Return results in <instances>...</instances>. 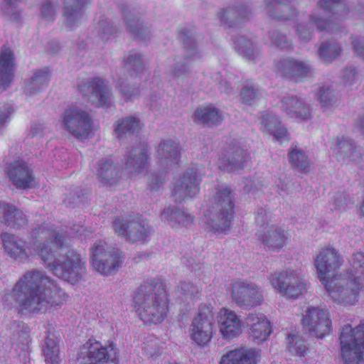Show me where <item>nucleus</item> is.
<instances>
[{
	"label": "nucleus",
	"mask_w": 364,
	"mask_h": 364,
	"mask_svg": "<svg viewBox=\"0 0 364 364\" xmlns=\"http://www.w3.org/2000/svg\"><path fill=\"white\" fill-rule=\"evenodd\" d=\"M0 237L5 253L17 262L26 263L35 254L55 275L71 284L80 281L86 273L80 255L65 247V234L50 223L32 230L33 241L29 245L9 232L1 233Z\"/></svg>",
	"instance_id": "f257e3e1"
},
{
	"label": "nucleus",
	"mask_w": 364,
	"mask_h": 364,
	"mask_svg": "<svg viewBox=\"0 0 364 364\" xmlns=\"http://www.w3.org/2000/svg\"><path fill=\"white\" fill-rule=\"evenodd\" d=\"M55 288L44 272L28 271L16 282L11 293L5 295V305L12 306L14 303V307L23 314L46 311L50 307L62 304Z\"/></svg>",
	"instance_id": "f03ea898"
},
{
	"label": "nucleus",
	"mask_w": 364,
	"mask_h": 364,
	"mask_svg": "<svg viewBox=\"0 0 364 364\" xmlns=\"http://www.w3.org/2000/svg\"><path fill=\"white\" fill-rule=\"evenodd\" d=\"M134 303L136 312L145 323H160L166 316L168 298L161 282H144L136 292Z\"/></svg>",
	"instance_id": "7ed1b4c3"
},
{
	"label": "nucleus",
	"mask_w": 364,
	"mask_h": 364,
	"mask_svg": "<svg viewBox=\"0 0 364 364\" xmlns=\"http://www.w3.org/2000/svg\"><path fill=\"white\" fill-rule=\"evenodd\" d=\"M235 196L227 187L217 188L210 200V205L204 213L203 222L207 229L225 232L231 225L235 208Z\"/></svg>",
	"instance_id": "20e7f679"
},
{
	"label": "nucleus",
	"mask_w": 364,
	"mask_h": 364,
	"mask_svg": "<svg viewBox=\"0 0 364 364\" xmlns=\"http://www.w3.org/2000/svg\"><path fill=\"white\" fill-rule=\"evenodd\" d=\"M180 154L178 143L171 139L160 142L156 154L159 173L154 172L149 176L148 186L151 190L156 191L164 183L168 171L178 164Z\"/></svg>",
	"instance_id": "39448f33"
},
{
	"label": "nucleus",
	"mask_w": 364,
	"mask_h": 364,
	"mask_svg": "<svg viewBox=\"0 0 364 364\" xmlns=\"http://www.w3.org/2000/svg\"><path fill=\"white\" fill-rule=\"evenodd\" d=\"M341 355L345 364L364 363V323L353 328L344 325L340 333Z\"/></svg>",
	"instance_id": "423d86ee"
},
{
	"label": "nucleus",
	"mask_w": 364,
	"mask_h": 364,
	"mask_svg": "<svg viewBox=\"0 0 364 364\" xmlns=\"http://www.w3.org/2000/svg\"><path fill=\"white\" fill-rule=\"evenodd\" d=\"M58 122L64 131L77 139H87L91 134L92 121L90 115L77 106L65 108Z\"/></svg>",
	"instance_id": "0eeeda50"
},
{
	"label": "nucleus",
	"mask_w": 364,
	"mask_h": 364,
	"mask_svg": "<svg viewBox=\"0 0 364 364\" xmlns=\"http://www.w3.org/2000/svg\"><path fill=\"white\" fill-rule=\"evenodd\" d=\"M90 252L93 269L103 276L116 272L123 262L122 252L102 240L95 242Z\"/></svg>",
	"instance_id": "6e6552de"
},
{
	"label": "nucleus",
	"mask_w": 364,
	"mask_h": 364,
	"mask_svg": "<svg viewBox=\"0 0 364 364\" xmlns=\"http://www.w3.org/2000/svg\"><path fill=\"white\" fill-rule=\"evenodd\" d=\"M330 296L338 303L354 304L361 287L359 282L349 277L336 274L322 282Z\"/></svg>",
	"instance_id": "1a4fd4ad"
},
{
	"label": "nucleus",
	"mask_w": 364,
	"mask_h": 364,
	"mask_svg": "<svg viewBox=\"0 0 364 364\" xmlns=\"http://www.w3.org/2000/svg\"><path fill=\"white\" fill-rule=\"evenodd\" d=\"M181 38L183 43V53L176 58V63L169 71L170 76L178 82H183L191 75L189 63L200 58L193 34L182 32Z\"/></svg>",
	"instance_id": "9d476101"
},
{
	"label": "nucleus",
	"mask_w": 364,
	"mask_h": 364,
	"mask_svg": "<svg viewBox=\"0 0 364 364\" xmlns=\"http://www.w3.org/2000/svg\"><path fill=\"white\" fill-rule=\"evenodd\" d=\"M77 90L83 98L96 107L109 105L112 93L105 81L100 77L79 80Z\"/></svg>",
	"instance_id": "9b49d317"
},
{
	"label": "nucleus",
	"mask_w": 364,
	"mask_h": 364,
	"mask_svg": "<svg viewBox=\"0 0 364 364\" xmlns=\"http://www.w3.org/2000/svg\"><path fill=\"white\" fill-rule=\"evenodd\" d=\"M214 329V313L206 304H200L198 314L193 321L191 338L198 345L203 346L212 338Z\"/></svg>",
	"instance_id": "f8f14e48"
},
{
	"label": "nucleus",
	"mask_w": 364,
	"mask_h": 364,
	"mask_svg": "<svg viewBox=\"0 0 364 364\" xmlns=\"http://www.w3.org/2000/svg\"><path fill=\"white\" fill-rule=\"evenodd\" d=\"M232 297L241 309H250L264 301L262 289L252 282H237L232 287Z\"/></svg>",
	"instance_id": "ddd939ff"
},
{
	"label": "nucleus",
	"mask_w": 364,
	"mask_h": 364,
	"mask_svg": "<svg viewBox=\"0 0 364 364\" xmlns=\"http://www.w3.org/2000/svg\"><path fill=\"white\" fill-rule=\"evenodd\" d=\"M271 282L274 289L289 299L297 298L306 287V282L296 270H287L275 274Z\"/></svg>",
	"instance_id": "4468645a"
},
{
	"label": "nucleus",
	"mask_w": 364,
	"mask_h": 364,
	"mask_svg": "<svg viewBox=\"0 0 364 364\" xmlns=\"http://www.w3.org/2000/svg\"><path fill=\"white\" fill-rule=\"evenodd\" d=\"M314 27L318 31H326L331 34H338L345 31L338 23L326 21L315 9L309 16V21L301 23L296 26V33L299 38L304 42H307L314 36Z\"/></svg>",
	"instance_id": "2eb2a0df"
},
{
	"label": "nucleus",
	"mask_w": 364,
	"mask_h": 364,
	"mask_svg": "<svg viewBox=\"0 0 364 364\" xmlns=\"http://www.w3.org/2000/svg\"><path fill=\"white\" fill-rule=\"evenodd\" d=\"M113 228L117 233L132 243L146 239L150 234L148 223L140 218L126 220L116 218L113 222Z\"/></svg>",
	"instance_id": "dca6fc26"
},
{
	"label": "nucleus",
	"mask_w": 364,
	"mask_h": 364,
	"mask_svg": "<svg viewBox=\"0 0 364 364\" xmlns=\"http://www.w3.org/2000/svg\"><path fill=\"white\" fill-rule=\"evenodd\" d=\"M276 68L282 75L296 82L303 81L314 73L313 65L309 60L293 57L280 60Z\"/></svg>",
	"instance_id": "f3484780"
},
{
	"label": "nucleus",
	"mask_w": 364,
	"mask_h": 364,
	"mask_svg": "<svg viewBox=\"0 0 364 364\" xmlns=\"http://www.w3.org/2000/svg\"><path fill=\"white\" fill-rule=\"evenodd\" d=\"M303 324L317 338H321L331 331V321L327 309L311 306L305 311Z\"/></svg>",
	"instance_id": "a211bd4d"
},
{
	"label": "nucleus",
	"mask_w": 364,
	"mask_h": 364,
	"mask_svg": "<svg viewBox=\"0 0 364 364\" xmlns=\"http://www.w3.org/2000/svg\"><path fill=\"white\" fill-rule=\"evenodd\" d=\"M342 258L338 251L332 247L321 249L317 254L314 265L321 282L331 278L335 271L342 265Z\"/></svg>",
	"instance_id": "6ab92c4d"
},
{
	"label": "nucleus",
	"mask_w": 364,
	"mask_h": 364,
	"mask_svg": "<svg viewBox=\"0 0 364 364\" xmlns=\"http://www.w3.org/2000/svg\"><path fill=\"white\" fill-rule=\"evenodd\" d=\"M7 176L18 189H28L34 186L36 177L32 168L24 161H15L10 164Z\"/></svg>",
	"instance_id": "aec40b11"
},
{
	"label": "nucleus",
	"mask_w": 364,
	"mask_h": 364,
	"mask_svg": "<svg viewBox=\"0 0 364 364\" xmlns=\"http://www.w3.org/2000/svg\"><path fill=\"white\" fill-rule=\"evenodd\" d=\"M219 332L223 338H233L242 333V322L235 311L221 309L217 315Z\"/></svg>",
	"instance_id": "412c9836"
},
{
	"label": "nucleus",
	"mask_w": 364,
	"mask_h": 364,
	"mask_svg": "<svg viewBox=\"0 0 364 364\" xmlns=\"http://www.w3.org/2000/svg\"><path fill=\"white\" fill-rule=\"evenodd\" d=\"M259 241L263 247L269 251L279 252L287 242V232L277 225L265 226L258 232Z\"/></svg>",
	"instance_id": "4be33fe9"
},
{
	"label": "nucleus",
	"mask_w": 364,
	"mask_h": 364,
	"mask_svg": "<svg viewBox=\"0 0 364 364\" xmlns=\"http://www.w3.org/2000/svg\"><path fill=\"white\" fill-rule=\"evenodd\" d=\"M78 355L79 364H104L109 358L107 348L103 347L100 343L91 340L81 346Z\"/></svg>",
	"instance_id": "5701e85b"
},
{
	"label": "nucleus",
	"mask_w": 364,
	"mask_h": 364,
	"mask_svg": "<svg viewBox=\"0 0 364 364\" xmlns=\"http://www.w3.org/2000/svg\"><path fill=\"white\" fill-rule=\"evenodd\" d=\"M127 30L134 37L145 40L151 36V28L144 24L139 16V13L130 6L121 8Z\"/></svg>",
	"instance_id": "b1692460"
},
{
	"label": "nucleus",
	"mask_w": 364,
	"mask_h": 364,
	"mask_svg": "<svg viewBox=\"0 0 364 364\" xmlns=\"http://www.w3.org/2000/svg\"><path fill=\"white\" fill-rule=\"evenodd\" d=\"M198 183L196 173L192 169L188 171L175 183L173 196L176 200H185L195 196L198 192Z\"/></svg>",
	"instance_id": "393cba45"
},
{
	"label": "nucleus",
	"mask_w": 364,
	"mask_h": 364,
	"mask_svg": "<svg viewBox=\"0 0 364 364\" xmlns=\"http://www.w3.org/2000/svg\"><path fill=\"white\" fill-rule=\"evenodd\" d=\"M331 149L340 161H344L346 159L358 161L363 155L362 149L355 144L354 141L345 136H337L333 139Z\"/></svg>",
	"instance_id": "a878e982"
},
{
	"label": "nucleus",
	"mask_w": 364,
	"mask_h": 364,
	"mask_svg": "<svg viewBox=\"0 0 364 364\" xmlns=\"http://www.w3.org/2000/svg\"><path fill=\"white\" fill-rule=\"evenodd\" d=\"M90 0H63V24L70 30L80 26L83 21V7Z\"/></svg>",
	"instance_id": "bb28decb"
},
{
	"label": "nucleus",
	"mask_w": 364,
	"mask_h": 364,
	"mask_svg": "<svg viewBox=\"0 0 364 364\" xmlns=\"http://www.w3.org/2000/svg\"><path fill=\"white\" fill-rule=\"evenodd\" d=\"M282 111L290 118L305 121L311 118V107L303 99L287 96L281 101Z\"/></svg>",
	"instance_id": "cd10ccee"
},
{
	"label": "nucleus",
	"mask_w": 364,
	"mask_h": 364,
	"mask_svg": "<svg viewBox=\"0 0 364 364\" xmlns=\"http://www.w3.org/2000/svg\"><path fill=\"white\" fill-rule=\"evenodd\" d=\"M247 158L246 151L239 146L233 145L226 151L225 156L219 159L218 167L220 169L232 172L242 168Z\"/></svg>",
	"instance_id": "c85d7f7f"
},
{
	"label": "nucleus",
	"mask_w": 364,
	"mask_h": 364,
	"mask_svg": "<svg viewBox=\"0 0 364 364\" xmlns=\"http://www.w3.org/2000/svg\"><path fill=\"white\" fill-rule=\"evenodd\" d=\"M28 218L22 210L13 204L0 201V224L12 228H22L27 225Z\"/></svg>",
	"instance_id": "c756f323"
},
{
	"label": "nucleus",
	"mask_w": 364,
	"mask_h": 364,
	"mask_svg": "<svg viewBox=\"0 0 364 364\" xmlns=\"http://www.w3.org/2000/svg\"><path fill=\"white\" fill-rule=\"evenodd\" d=\"M289 3V0L264 1L265 10L268 15L279 20H290L297 16L298 11Z\"/></svg>",
	"instance_id": "7c9ffc66"
},
{
	"label": "nucleus",
	"mask_w": 364,
	"mask_h": 364,
	"mask_svg": "<svg viewBox=\"0 0 364 364\" xmlns=\"http://www.w3.org/2000/svg\"><path fill=\"white\" fill-rule=\"evenodd\" d=\"M148 160L149 154L146 146L139 144L129 153L124 168L130 175L139 173L145 168Z\"/></svg>",
	"instance_id": "2f4dec72"
},
{
	"label": "nucleus",
	"mask_w": 364,
	"mask_h": 364,
	"mask_svg": "<svg viewBox=\"0 0 364 364\" xmlns=\"http://www.w3.org/2000/svg\"><path fill=\"white\" fill-rule=\"evenodd\" d=\"M96 175L104 186H113L119 180V168L111 159L100 160L96 167Z\"/></svg>",
	"instance_id": "473e14b6"
},
{
	"label": "nucleus",
	"mask_w": 364,
	"mask_h": 364,
	"mask_svg": "<svg viewBox=\"0 0 364 364\" xmlns=\"http://www.w3.org/2000/svg\"><path fill=\"white\" fill-rule=\"evenodd\" d=\"M14 54L9 48H4L0 55V88L6 90L11 84L14 74Z\"/></svg>",
	"instance_id": "72a5a7b5"
},
{
	"label": "nucleus",
	"mask_w": 364,
	"mask_h": 364,
	"mask_svg": "<svg viewBox=\"0 0 364 364\" xmlns=\"http://www.w3.org/2000/svg\"><path fill=\"white\" fill-rule=\"evenodd\" d=\"M251 14L248 7L245 6H230L221 9L218 16L223 25L233 27L240 20L247 18Z\"/></svg>",
	"instance_id": "f704fd0d"
},
{
	"label": "nucleus",
	"mask_w": 364,
	"mask_h": 364,
	"mask_svg": "<svg viewBox=\"0 0 364 364\" xmlns=\"http://www.w3.org/2000/svg\"><path fill=\"white\" fill-rule=\"evenodd\" d=\"M193 118L196 123L208 127L219 124L223 120L221 112L212 105L197 108Z\"/></svg>",
	"instance_id": "c9c22d12"
},
{
	"label": "nucleus",
	"mask_w": 364,
	"mask_h": 364,
	"mask_svg": "<svg viewBox=\"0 0 364 364\" xmlns=\"http://www.w3.org/2000/svg\"><path fill=\"white\" fill-rule=\"evenodd\" d=\"M256 352L252 349L237 348L221 358L220 364H256Z\"/></svg>",
	"instance_id": "e433bc0d"
},
{
	"label": "nucleus",
	"mask_w": 364,
	"mask_h": 364,
	"mask_svg": "<svg viewBox=\"0 0 364 364\" xmlns=\"http://www.w3.org/2000/svg\"><path fill=\"white\" fill-rule=\"evenodd\" d=\"M162 220L173 228L187 227L193 223V217L176 208H166L161 213Z\"/></svg>",
	"instance_id": "4c0bfd02"
},
{
	"label": "nucleus",
	"mask_w": 364,
	"mask_h": 364,
	"mask_svg": "<svg viewBox=\"0 0 364 364\" xmlns=\"http://www.w3.org/2000/svg\"><path fill=\"white\" fill-rule=\"evenodd\" d=\"M60 338L55 331H49L43 348L45 360L51 364H58L60 362Z\"/></svg>",
	"instance_id": "58836bf2"
},
{
	"label": "nucleus",
	"mask_w": 364,
	"mask_h": 364,
	"mask_svg": "<svg viewBox=\"0 0 364 364\" xmlns=\"http://www.w3.org/2000/svg\"><path fill=\"white\" fill-rule=\"evenodd\" d=\"M141 128V123L139 118L129 116L119 119L114 127V132L119 139L137 133Z\"/></svg>",
	"instance_id": "ea45409f"
},
{
	"label": "nucleus",
	"mask_w": 364,
	"mask_h": 364,
	"mask_svg": "<svg viewBox=\"0 0 364 364\" xmlns=\"http://www.w3.org/2000/svg\"><path fill=\"white\" fill-rule=\"evenodd\" d=\"M261 123L265 129L264 132H268L277 139L288 140L287 130L277 116L270 113H264L262 115Z\"/></svg>",
	"instance_id": "a19ab883"
},
{
	"label": "nucleus",
	"mask_w": 364,
	"mask_h": 364,
	"mask_svg": "<svg viewBox=\"0 0 364 364\" xmlns=\"http://www.w3.org/2000/svg\"><path fill=\"white\" fill-rule=\"evenodd\" d=\"M11 340L12 345L24 350L29 342L30 330L23 322H14L11 328Z\"/></svg>",
	"instance_id": "79ce46f5"
},
{
	"label": "nucleus",
	"mask_w": 364,
	"mask_h": 364,
	"mask_svg": "<svg viewBox=\"0 0 364 364\" xmlns=\"http://www.w3.org/2000/svg\"><path fill=\"white\" fill-rule=\"evenodd\" d=\"M49 73L46 70H37L26 83L25 92L29 95L38 94L43 90L49 82Z\"/></svg>",
	"instance_id": "37998d69"
},
{
	"label": "nucleus",
	"mask_w": 364,
	"mask_h": 364,
	"mask_svg": "<svg viewBox=\"0 0 364 364\" xmlns=\"http://www.w3.org/2000/svg\"><path fill=\"white\" fill-rule=\"evenodd\" d=\"M124 65L131 76H139L141 78L145 75L146 68L143 55L136 51L130 52L124 58Z\"/></svg>",
	"instance_id": "c03bdc74"
},
{
	"label": "nucleus",
	"mask_w": 364,
	"mask_h": 364,
	"mask_svg": "<svg viewBox=\"0 0 364 364\" xmlns=\"http://www.w3.org/2000/svg\"><path fill=\"white\" fill-rule=\"evenodd\" d=\"M318 8L323 10L327 14H332L339 19L344 18L347 14L348 10L343 1L342 0H319L317 3Z\"/></svg>",
	"instance_id": "a18cd8bd"
},
{
	"label": "nucleus",
	"mask_w": 364,
	"mask_h": 364,
	"mask_svg": "<svg viewBox=\"0 0 364 364\" xmlns=\"http://www.w3.org/2000/svg\"><path fill=\"white\" fill-rule=\"evenodd\" d=\"M341 53V46L336 42L330 40L323 42L318 50L320 60L325 63H332Z\"/></svg>",
	"instance_id": "49530a36"
},
{
	"label": "nucleus",
	"mask_w": 364,
	"mask_h": 364,
	"mask_svg": "<svg viewBox=\"0 0 364 364\" xmlns=\"http://www.w3.org/2000/svg\"><path fill=\"white\" fill-rule=\"evenodd\" d=\"M235 48L240 55L247 60H254L259 54L257 45L245 36H240L234 41Z\"/></svg>",
	"instance_id": "de8ad7c7"
},
{
	"label": "nucleus",
	"mask_w": 364,
	"mask_h": 364,
	"mask_svg": "<svg viewBox=\"0 0 364 364\" xmlns=\"http://www.w3.org/2000/svg\"><path fill=\"white\" fill-rule=\"evenodd\" d=\"M349 262L348 277L360 283V281L364 280V254L362 252L353 254Z\"/></svg>",
	"instance_id": "09e8293b"
},
{
	"label": "nucleus",
	"mask_w": 364,
	"mask_h": 364,
	"mask_svg": "<svg viewBox=\"0 0 364 364\" xmlns=\"http://www.w3.org/2000/svg\"><path fill=\"white\" fill-rule=\"evenodd\" d=\"M240 101L243 105L254 106L263 101V92L253 85H245L240 93Z\"/></svg>",
	"instance_id": "8fccbe9b"
},
{
	"label": "nucleus",
	"mask_w": 364,
	"mask_h": 364,
	"mask_svg": "<svg viewBox=\"0 0 364 364\" xmlns=\"http://www.w3.org/2000/svg\"><path fill=\"white\" fill-rule=\"evenodd\" d=\"M178 296L182 301L188 303L198 298L200 287L191 281H183L178 287Z\"/></svg>",
	"instance_id": "3c124183"
},
{
	"label": "nucleus",
	"mask_w": 364,
	"mask_h": 364,
	"mask_svg": "<svg viewBox=\"0 0 364 364\" xmlns=\"http://www.w3.org/2000/svg\"><path fill=\"white\" fill-rule=\"evenodd\" d=\"M318 97L323 109L337 105L338 95L330 85H323L319 88Z\"/></svg>",
	"instance_id": "603ef678"
},
{
	"label": "nucleus",
	"mask_w": 364,
	"mask_h": 364,
	"mask_svg": "<svg viewBox=\"0 0 364 364\" xmlns=\"http://www.w3.org/2000/svg\"><path fill=\"white\" fill-rule=\"evenodd\" d=\"M289 161L294 166L301 171H306L309 167V161L305 154L300 149H293L289 151Z\"/></svg>",
	"instance_id": "864d4df0"
},
{
	"label": "nucleus",
	"mask_w": 364,
	"mask_h": 364,
	"mask_svg": "<svg viewBox=\"0 0 364 364\" xmlns=\"http://www.w3.org/2000/svg\"><path fill=\"white\" fill-rule=\"evenodd\" d=\"M21 1H5L1 4V9L4 15L9 21L18 22L21 18V10L18 6L17 3Z\"/></svg>",
	"instance_id": "5fc2aeb1"
},
{
	"label": "nucleus",
	"mask_w": 364,
	"mask_h": 364,
	"mask_svg": "<svg viewBox=\"0 0 364 364\" xmlns=\"http://www.w3.org/2000/svg\"><path fill=\"white\" fill-rule=\"evenodd\" d=\"M287 348L291 354L302 356L306 346L304 341L298 334L291 333L287 337Z\"/></svg>",
	"instance_id": "6e6d98bb"
},
{
	"label": "nucleus",
	"mask_w": 364,
	"mask_h": 364,
	"mask_svg": "<svg viewBox=\"0 0 364 364\" xmlns=\"http://www.w3.org/2000/svg\"><path fill=\"white\" fill-rule=\"evenodd\" d=\"M98 38L105 44L111 36L117 33V29L114 27L106 19H102L99 21L97 27Z\"/></svg>",
	"instance_id": "4d7b16f0"
},
{
	"label": "nucleus",
	"mask_w": 364,
	"mask_h": 364,
	"mask_svg": "<svg viewBox=\"0 0 364 364\" xmlns=\"http://www.w3.org/2000/svg\"><path fill=\"white\" fill-rule=\"evenodd\" d=\"M58 8V3L56 1H44L41 7V14L42 17L47 21H54Z\"/></svg>",
	"instance_id": "13d9d810"
},
{
	"label": "nucleus",
	"mask_w": 364,
	"mask_h": 364,
	"mask_svg": "<svg viewBox=\"0 0 364 364\" xmlns=\"http://www.w3.org/2000/svg\"><path fill=\"white\" fill-rule=\"evenodd\" d=\"M119 91L126 101H133L139 96L140 90L131 83L122 81L119 84Z\"/></svg>",
	"instance_id": "bf43d9fd"
},
{
	"label": "nucleus",
	"mask_w": 364,
	"mask_h": 364,
	"mask_svg": "<svg viewBox=\"0 0 364 364\" xmlns=\"http://www.w3.org/2000/svg\"><path fill=\"white\" fill-rule=\"evenodd\" d=\"M269 38L272 44L281 49H289L292 47L291 41L279 31H272L269 33Z\"/></svg>",
	"instance_id": "052dcab7"
},
{
	"label": "nucleus",
	"mask_w": 364,
	"mask_h": 364,
	"mask_svg": "<svg viewBox=\"0 0 364 364\" xmlns=\"http://www.w3.org/2000/svg\"><path fill=\"white\" fill-rule=\"evenodd\" d=\"M246 324L249 328L254 327L257 324L260 325L259 330L267 331V319L261 313L250 314L246 318Z\"/></svg>",
	"instance_id": "680f3d73"
},
{
	"label": "nucleus",
	"mask_w": 364,
	"mask_h": 364,
	"mask_svg": "<svg viewBox=\"0 0 364 364\" xmlns=\"http://www.w3.org/2000/svg\"><path fill=\"white\" fill-rule=\"evenodd\" d=\"M260 325L257 324L254 327L250 328V336L254 340L257 341L258 343L265 341L271 333L269 322L267 320V331L259 330Z\"/></svg>",
	"instance_id": "e2e57ef3"
},
{
	"label": "nucleus",
	"mask_w": 364,
	"mask_h": 364,
	"mask_svg": "<svg viewBox=\"0 0 364 364\" xmlns=\"http://www.w3.org/2000/svg\"><path fill=\"white\" fill-rule=\"evenodd\" d=\"M357 70L353 66L346 67L341 72V77L346 85H353L357 80Z\"/></svg>",
	"instance_id": "0e129e2a"
},
{
	"label": "nucleus",
	"mask_w": 364,
	"mask_h": 364,
	"mask_svg": "<svg viewBox=\"0 0 364 364\" xmlns=\"http://www.w3.org/2000/svg\"><path fill=\"white\" fill-rule=\"evenodd\" d=\"M351 43L355 55L364 61V38H353Z\"/></svg>",
	"instance_id": "69168bd1"
},
{
	"label": "nucleus",
	"mask_w": 364,
	"mask_h": 364,
	"mask_svg": "<svg viewBox=\"0 0 364 364\" xmlns=\"http://www.w3.org/2000/svg\"><path fill=\"white\" fill-rule=\"evenodd\" d=\"M236 77L232 74H227L225 79L222 80L220 83V89L222 92L230 93L233 92L232 85L235 82Z\"/></svg>",
	"instance_id": "338daca9"
},
{
	"label": "nucleus",
	"mask_w": 364,
	"mask_h": 364,
	"mask_svg": "<svg viewBox=\"0 0 364 364\" xmlns=\"http://www.w3.org/2000/svg\"><path fill=\"white\" fill-rule=\"evenodd\" d=\"M270 213L267 212V210L264 208L258 209L255 218L256 223L258 225L263 226L264 225L268 223Z\"/></svg>",
	"instance_id": "774afa93"
}]
</instances>
